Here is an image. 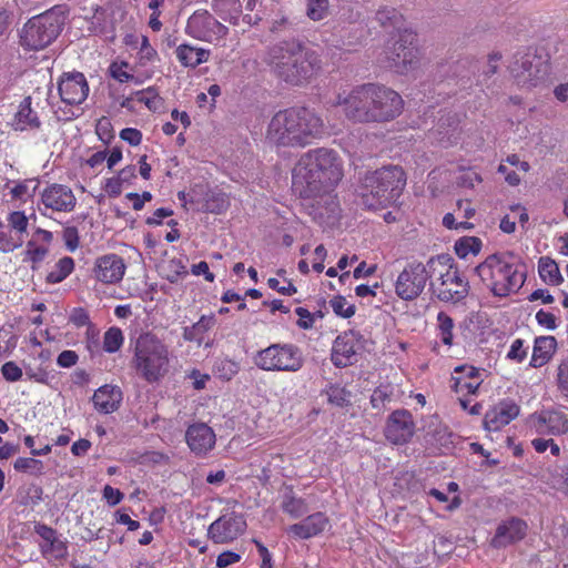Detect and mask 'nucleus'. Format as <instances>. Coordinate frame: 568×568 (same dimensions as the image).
Instances as JSON below:
<instances>
[{"mask_svg":"<svg viewBox=\"0 0 568 568\" xmlns=\"http://www.w3.org/2000/svg\"><path fill=\"white\" fill-rule=\"evenodd\" d=\"M456 392L466 390L468 394H475L479 388L483 379H466L464 377H453Z\"/></svg>","mask_w":568,"mask_h":568,"instance_id":"50","label":"nucleus"},{"mask_svg":"<svg viewBox=\"0 0 568 568\" xmlns=\"http://www.w3.org/2000/svg\"><path fill=\"white\" fill-rule=\"evenodd\" d=\"M394 387L390 384L378 386L371 396V404L378 413L386 409L387 405L393 402Z\"/></svg>","mask_w":568,"mask_h":568,"instance_id":"37","label":"nucleus"},{"mask_svg":"<svg viewBox=\"0 0 568 568\" xmlns=\"http://www.w3.org/2000/svg\"><path fill=\"white\" fill-rule=\"evenodd\" d=\"M9 231H6V236L12 245L10 252L21 247L24 243V237L28 235L29 217L23 211L10 212L7 216Z\"/></svg>","mask_w":568,"mask_h":568,"instance_id":"30","label":"nucleus"},{"mask_svg":"<svg viewBox=\"0 0 568 568\" xmlns=\"http://www.w3.org/2000/svg\"><path fill=\"white\" fill-rule=\"evenodd\" d=\"M1 373L8 382H17L22 377V369L14 362L4 363Z\"/></svg>","mask_w":568,"mask_h":568,"instance_id":"52","label":"nucleus"},{"mask_svg":"<svg viewBox=\"0 0 568 568\" xmlns=\"http://www.w3.org/2000/svg\"><path fill=\"white\" fill-rule=\"evenodd\" d=\"M433 276L427 263L412 262L398 274L395 293L404 301L416 300L424 291L427 281Z\"/></svg>","mask_w":568,"mask_h":568,"instance_id":"11","label":"nucleus"},{"mask_svg":"<svg viewBox=\"0 0 568 568\" xmlns=\"http://www.w3.org/2000/svg\"><path fill=\"white\" fill-rule=\"evenodd\" d=\"M64 20L65 17L61 7H54L31 18L21 31V45L30 50L44 49L59 36Z\"/></svg>","mask_w":568,"mask_h":568,"instance_id":"8","label":"nucleus"},{"mask_svg":"<svg viewBox=\"0 0 568 568\" xmlns=\"http://www.w3.org/2000/svg\"><path fill=\"white\" fill-rule=\"evenodd\" d=\"M14 469L18 471H29L31 474H40L43 469V464L41 460L30 458V457H20L14 462Z\"/></svg>","mask_w":568,"mask_h":568,"instance_id":"47","label":"nucleus"},{"mask_svg":"<svg viewBox=\"0 0 568 568\" xmlns=\"http://www.w3.org/2000/svg\"><path fill=\"white\" fill-rule=\"evenodd\" d=\"M131 365L148 383L159 382L168 374L170 367L168 345L152 333L141 334L134 344Z\"/></svg>","mask_w":568,"mask_h":568,"instance_id":"6","label":"nucleus"},{"mask_svg":"<svg viewBox=\"0 0 568 568\" xmlns=\"http://www.w3.org/2000/svg\"><path fill=\"white\" fill-rule=\"evenodd\" d=\"M415 423L410 412L396 409L387 418L385 436L395 445L408 443L415 434Z\"/></svg>","mask_w":568,"mask_h":568,"instance_id":"17","label":"nucleus"},{"mask_svg":"<svg viewBox=\"0 0 568 568\" xmlns=\"http://www.w3.org/2000/svg\"><path fill=\"white\" fill-rule=\"evenodd\" d=\"M123 341L122 331L118 327H111L104 333L103 349L108 353H114L120 349Z\"/></svg>","mask_w":568,"mask_h":568,"instance_id":"43","label":"nucleus"},{"mask_svg":"<svg viewBox=\"0 0 568 568\" xmlns=\"http://www.w3.org/2000/svg\"><path fill=\"white\" fill-rule=\"evenodd\" d=\"M372 112L369 123L389 121L400 114L402 97L392 89L369 83Z\"/></svg>","mask_w":568,"mask_h":568,"instance_id":"13","label":"nucleus"},{"mask_svg":"<svg viewBox=\"0 0 568 568\" xmlns=\"http://www.w3.org/2000/svg\"><path fill=\"white\" fill-rule=\"evenodd\" d=\"M158 59L156 50L150 44L148 37L142 36L139 50L140 64L146 65Z\"/></svg>","mask_w":568,"mask_h":568,"instance_id":"48","label":"nucleus"},{"mask_svg":"<svg viewBox=\"0 0 568 568\" xmlns=\"http://www.w3.org/2000/svg\"><path fill=\"white\" fill-rule=\"evenodd\" d=\"M212 9L223 20L236 24L242 12L240 0H212Z\"/></svg>","mask_w":568,"mask_h":568,"instance_id":"34","label":"nucleus"},{"mask_svg":"<svg viewBox=\"0 0 568 568\" xmlns=\"http://www.w3.org/2000/svg\"><path fill=\"white\" fill-rule=\"evenodd\" d=\"M219 369L221 372V377L231 379L237 374L239 365L233 361H223L221 362V367Z\"/></svg>","mask_w":568,"mask_h":568,"instance_id":"64","label":"nucleus"},{"mask_svg":"<svg viewBox=\"0 0 568 568\" xmlns=\"http://www.w3.org/2000/svg\"><path fill=\"white\" fill-rule=\"evenodd\" d=\"M437 322H438V331H439V338L440 341L447 345H453V328H454V321L453 318L447 315L444 312H439L437 315Z\"/></svg>","mask_w":568,"mask_h":568,"instance_id":"41","label":"nucleus"},{"mask_svg":"<svg viewBox=\"0 0 568 568\" xmlns=\"http://www.w3.org/2000/svg\"><path fill=\"white\" fill-rule=\"evenodd\" d=\"M241 560V555L234 551H223L217 556L216 567L217 568H227L229 566L236 564Z\"/></svg>","mask_w":568,"mask_h":568,"instance_id":"54","label":"nucleus"},{"mask_svg":"<svg viewBox=\"0 0 568 568\" xmlns=\"http://www.w3.org/2000/svg\"><path fill=\"white\" fill-rule=\"evenodd\" d=\"M246 529V520L242 514L229 511L222 514L207 529V537L214 544H230L237 539Z\"/></svg>","mask_w":568,"mask_h":568,"instance_id":"16","label":"nucleus"},{"mask_svg":"<svg viewBox=\"0 0 568 568\" xmlns=\"http://www.w3.org/2000/svg\"><path fill=\"white\" fill-rule=\"evenodd\" d=\"M75 205L77 197L70 186L52 183L40 193L38 210L42 215H47V210L70 213Z\"/></svg>","mask_w":568,"mask_h":568,"instance_id":"15","label":"nucleus"},{"mask_svg":"<svg viewBox=\"0 0 568 568\" xmlns=\"http://www.w3.org/2000/svg\"><path fill=\"white\" fill-rule=\"evenodd\" d=\"M415 41V32L409 29H398L397 40L386 51L387 67L400 74L415 70L418 65Z\"/></svg>","mask_w":568,"mask_h":568,"instance_id":"10","label":"nucleus"},{"mask_svg":"<svg viewBox=\"0 0 568 568\" xmlns=\"http://www.w3.org/2000/svg\"><path fill=\"white\" fill-rule=\"evenodd\" d=\"M124 67H128V63L122 62L119 64L114 62L110 65L111 75L120 82H128L129 80L133 79L132 74L123 70Z\"/></svg>","mask_w":568,"mask_h":568,"instance_id":"60","label":"nucleus"},{"mask_svg":"<svg viewBox=\"0 0 568 568\" xmlns=\"http://www.w3.org/2000/svg\"><path fill=\"white\" fill-rule=\"evenodd\" d=\"M480 247L481 242L477 237H463L455 244V251L459 257H466L469 253L477 254Z\"/></svg>","mask_w":568,"mask_h":568,"instance_id":"44","label":"nucleus"},{"mask_svg":"<svg viewBox=\"0 0 568 568\" xmlns=\"http://www.w3.org/2000/svg\"><path fill=\"white\" fill-rule=\"evenodd\" d=\"M185 33L199 41L219 43L227 36L229 29L207 10H196L186 21Z\"/></svg>","mask_w":568,"mask_h":568,"instance_id":"12","label":"nucleus"},{"mask_svg":"<svg viewBox=\"0 0 568 568\" xmlns=\"http://www.w3.org/2000/svg\"><path fill=\"white\" fill-rule=\"evenodd\" d=\"M329 305L333 312L343 318H349L355 314L356 307L354 304H349L346 298L342 295H337L329 301Z\"/></svg>","mask_w":568,"mask_h":568,"instance_id":"45","label":"nucleus"},{"mask_svg":"<svg viewBox=\"0 0 568 568\" xmlns=\"http://www.w3.org/2000/svg\"><path fill=\"white\" fill-rule=\"evenodd\" d=\"M548 72L546 62L537 55H526L521 59L518 69H515V77L518 84L532 87Z\"/></svg>","mask_w":568,"mask_h":568,"instance_id":"22","label":"nucleus"},{"mask_svg":"<svg viewBox=\"0 0 568 568\" xmlns=\"http://www.w3.org/2000/svg\"><path fill=\"white\" fill-rule=\"evenodd\" d=\"M175 55L183 67L195 69L209 61L211 51L189 43H182L176 47Z\"/></svg>","mask_w":568,"mask_h":568,"instance_id":"31","label":"nucleus"},{"mask_svg":"<svg viewBox=\"0 0 568 568\" xmlns=\"http://www.w3.org/2000/svg\"><path fill=\"white\" fill-rule=\"evenodd\" d=\"M264 61L278 79L292 85L307 83L322 69L321 54L296 39L270 47Z\"/></svg>","mask_w":568,"mask_h":568,"instance_id":"2","label":"nucleus"},{"mask_svg":"<svg viewBox=\"0 0 568 568\" xmlns=\"http://www.w3.org/2000/svg\"><path fill=\"white\" fill-rule=\"evenodd\" d=\"M327 395L328 402L336 406L343 407L349 404L351 393L344 387L332 386L329 387Z\"/></svg>","mask_w":568,"mask_h":568,"instance_id":"49","label":"nucleus"},{"mask_svg":"<svg viewBox=\"0 0 568 568\" xmlns=\"http://www.w3.org/2000/svg\"><path fill=\"white\" fill-rule=\"evenodd\" d=\"M185 439L190 449L199 456L210 452L216 440L213 429L204 423H196L189 426L185 433Z\"/></svg>","mask_w":568,"mask_h":568,"instance_id":"23","label":"nucleus"},{"mask_svg":"<svg viewBox=\"0 0 568 568\" xmlns=\"http://www.w3.org/2000/svg\"><path fill=\"white\" fill-rule=\"evenodd\" d=\"M162 272L170 283H176L182 276L187 274L182 260L172 258L162 266Z\"/></svg>","mask_w":568,"mask_h":568,"instance_id":"40","label":"nucleus"},{"mask_svg":"<svg viewBox=\"0 0 568 568\" xmlns=\"http://www.w3.org/2000/svg\"><path fill=\"white\" fill-rule=\"evenodd\" d=\"M34 531L41 538L39 548L45 559H63L68 555L67 542L58 537V532L52 527L42 523L34 524Z\"/></svg>","mask_w":568,"mask_h":568,"instance_id":"20","label":"nucleus"},{"mask_svg":"<svg viewBox=\"0 0 568 568\" xmlns=\"http://www.w3.org/2000/svg\"><path fill=\"white\" fill-rule=\"evenodd\" d=\"M214 324L215 318L213 315H203L192 326H186L183 328V338L189 342H197L199 344H201L204 334L209 329H211L214 326Z\"/></svg>","mask_w":568,"mask_h":568,"instance_id":"35","label":"nucleus"},{"mask_svg":"<svg viewBox=\"0 0 568 568\" xmlns=\"http://www.w3.org/2000/svg\"><path fill=\"white\" fill-rule=\"evenodd\" d=\"M343 178L342 161L334 150L317 148L301 155L292 171L295 193L335 206L332 192Z\"/></svg>","mask_w":568,"mask_h":568,"instance_id":"1","label":"nucleus"},{"mask_svg":"<svg viewBox=\"0 0 568 568\" xmlns=\"http://www.w3.org/2000/svg\"><path fill=\"white\" fill-rule=\"evenodd\" d=\"M406 185V176L399 166H386L368 172L361 186V204L368 210H379L394 203Z\"/></svg>","mask_w":568,"mask_h":568,"instance_id":"5","label":"nucleus"},{"mask_svg":"<svg viewBox=\"0 0 568 568\" xmlns=\"http://www.w3.org/2000/svg\"><path fill=\"white\" fill-rule=\"evenodd\" d=\"M282 509L292 518H300L308 511L305 500L293 495L284 496Z\"/></svg>","mask_w":568,"mask_h":568,"instance_id":"39","label":"nucleus"},{"mask_svg":"<svg viewBox=\"0 0 568 568\" xmlns=\"http://www.w3.org/2000/svg\"><path fill=\"white\" fill-rule=\"evenodd\" d=\"M295 313L298 315L297 325L301 328L308 329L314 325L315 314H312L304 307H297Z\"/></svg>","mask_w":568,"mask_h":568,"instance_id":"56","label":"nucleus"},{"mask_svg":"<svg viewBox=\"0 0 568 568\" xmlns=\"http://www.w3.org/2000/svg\"><path fill=\"white\" fill-rule=\"evenodd\" d=\"M323 119L307 108H290L278 111L271 119L266 140L283 148H305L323 136Z\"/></svg>","mask_w":568,"mask_h":568,"instance_id":"3","label":"nucleus"},{"mask_svg":"<svg viewBox=\"0 0 568 568\" xmlns=\"http://www.w3.org/2000/svg\"><path fill=\"white\" fill-rule=\"evenodd\" d=\"M536 320L539 325L545 326L548 329H555L557 327L555 315L544 310L537 312Z\"/></svg>","mask_w":568,"mask_h":568,"instance_id":"63","label":"nucleus"},{"mask_svg":"<svg viewBox=\"0 0 568 568\" xmlns=\"http://www.w3.org/2000/svg\"><path fill=\"white\" fill-rule=\"evenodd\" d=\"M125 264L123 258L116 254H108L99 257L95 262V277L103 283L114 284L123 278Z\"/></svg>","mask_w":568,"mask_h":568,"instance_id":"24","label":"nucleus"},{"mask_svg":"<svg viewBox=\"0 0 568 568\" xmlns=\"http://www.w3.org/2000/svg\"><path fill=\"white\" fill-rule=\"evenodd\" d=\"M10 125L14 131H33L40 129L41 121L37 111L32 108L31 97H26L20 102Z\"/></svg>","mask_w":568,"mask_h":568,"instance_id":"29","label":"nucleus"},{"mask_svg":"<svg viewBox=\"0 0 568 568\" xmlns=\"http://www.w3.org/2000/svg\"><path fill=\"white\" fill-rule=\"evenodd\" d=\"M527 525L524 520L511 518L500 524L491 540V545L496 548L506 547L513 542L521 540L526 536Z\"/></svg>","mask_w":568,"mask_h":568,"instance_id":"27","label":"nucleus"},{"mask_svg":"<svg viewBox=\"0 0 568 568\" xmlns=\"http://www.w3.org/2000/svg\"><path fill=\"white\" fill-rule=\"evenodd\" d=\"M486 287L498 297L518 292L526 281V274L519 271V262L510 252L487 256L475 268Z\"/></svg>","mask_w":568,"mask_h":568,"instance_id":"4","label":"nucleus"},{"mask_svg":"<svg viewBox=\"0 0 568 568\" xmlns=\"http://www.w3.org/2000/svg\"><path fill=\"white\" fill-rule=\"evenodd\" d=\"M78 354L74 351H63L57 358V364L60 367H72L78 362Z\"/></svg>","mask_w":568,"mask_h":568,"instance_id":"62","label":"nucleus"},{"mask_svg":"<svg viewBox=\"0 0 568 568\" xmlns=\"http://www.w3.org/2000/svg\"><path fill=\"white\" fill-rule=\"evenodd\" d=\"M48 254V248L42 246L40 248H34L32 251L24 252V261H30L32 263V268L36 270L37 265L41 263Z\"/></svg>","mask_w":568,"mask_h":568,"instance_id":"57","label":"nucleus"},{"mask_svg":"<svg viewBox=\"0 0 568 568\" xmlns=\"http://www.w3.org/2000/svg\"><path fill=\"white\" fill-rule=\"evenodd\" d=\"M371 97L368 83L354 88L346 97L338 95L334 104L343 106L347 120L354 123H369Z\"/></svg>","mask_w":568,"mask_h":568,"instance_id":"14","label":"nucleus"},{"mask_svg":"<svg viewBox=\"0 0 568 568\" xmlns=\"http://www.w3.org/2000/svg\"><path fill=\"white\" fill-rule=\"evenodd\" d=\"M532 425L541 436H559L568 432V417L561 410L545 409L532 418Z\"/></svg>","mask_w":568,"mask_h":568,"instance_id":"21","label":"nucleus"},{"mask_svg":"<svg viewBox=\"0 0 568 568\" xmlns=\"http://www.w3.org/2000/svg\"><path fill=\"white\" fill-rule=\"evenodd\" d=\"M425 438L432 444L448 446L452 444V433L437 415H432L425 420Z\"/></svg>","mask_w":568,"mask_h":568,"instance_id":"32","label":"nucleus"},{"mask_svg":"<svg viewBox=\"0 0 568 568\" xmlns=\"http://www.w3.org/2000/svg\"><path fill=\"white\" fill-rule=\"evenodd\" d=\"M253 364L264 372L297 373L304 366L302 349L292 343H274L257 351Z\"/></svg>","mask_w":568,"mask_h":568,"instance_id":"9","label":"nucleus"},{"mask_svg":"<svg viewBox=\"0 0 568 568\" xmlns=\"http://www.w3.org/2000/svg\"><path fill=\"white\" fill-rule=\"evenodd\" d=\"M557 383L560 393L568 397V356L558 366Z\"/></svg>","mask_w":568,"mask_h":568,"instance_id":"51","label":"nucleus"},{"mask_svg":"<svg viewBox=\"0 0 568 568\" xmlns=\"http://www.w3.org/2000/svg\"><path fill=\"white\" fill-rule=\"evenodd\" d=\"M227 200L223 194L212 195L206 200V210L212 213H221L227 207Z\"/></svg>","mask_w":568,"mask_h":568,"instance_id":"53","label":"nucleus"},{"mask_svg":"<svg viewBox=\"0 0 568 568\" xmlns=\"http://www.w3.org/2000/svg\"><path fill=\"white\" fill-rule=\"evenodd\" d=\"M120 138L130 145L136 146L142 141V133L133 128H125L120 132Z\"/></svg>","mask_w":568,"mask_h":568,"instance_id":"58","label":"nucleus"},{"mask_svg":"<svg viewBox=\"0 0 568 568\" xmlns=\"http://www.w3.org/2000/svg\"><path fill=\"white\" fill-rule=\"evenodd\" d=\"M427 265L433 275L435 273L439 275L437 280L430 282V290L439 301L456 304L466 298L469 292L468 281L452 264L449 255L430 257Z\"/></svg>","mask_w":568,"mask_h":568,"instance_id":"7","label":"nucleus"},{"mask_svg":"<svg viewBox=\"0 0 568 568\" xmlns=\"http://www.w3.org/2000/svg\"><path fill=\"white\" fill-rule=\"evenodd\" d=\"M63 240L68 250L73 252L79 245L78 230L74 226H69L63 230Z\"/></svg>","mask_w":568,"mask_h":568,"instance_id":"55","label":"nucleus"},{"mask_svg":"<svg viewBox=\"0 0 568 568\" xmlns=\"http://www.w3.org/2000/svg\"><path fill=\"white\" fill-rule=\"evenodd\" d=\"M519 414V406L514 402H503L485 414L484 426L489 432L499 430Z\"/></svg>","mask_w":568,"mask_h":568,"instance_id":"26","label":"nucleus"},{"mask_svg":"<svg viewBox=\"0 0 568 568\" xmlns=\"http://www.w3.org/2000/svg\"><path fill=\"white\" fill-rule=\"evenodd\" d=\"M361 348V336L354 331L345 332L336 337L332 348V362L337 367H346L356 362Z\"/></svg>","mask_w":568,"mask_h":568,"instance_id":"19","label":"nucleus"},{"mask_svg":"<svg viewBox=\"0 0 568 568\" xmlns=\"http://www.w3.org/2000/svg\"><path fill=\"white\" fill-rule=\"evenodd\" d=\"M123 398L122 390L115 385L99 387L92 397L94 408L102 414H110L119 409Z\"/></svg>","mask_w":568,"mask_h":568,"instance_id":"28","label":"nucleus"},{"mask_svg":"<svg viewBox=\"0 0 568 568\" xmlns=\"http://www.w3.org/2000/svg\"><path fill=\"white\" fill-rule=\"evenodd\" d=\"M328 526V518L323 513H315L304 520L291 525L286 532L298 539H310L323 532Z\"/></svg>","mask_w":568,"mask_h":568,"instance_id":"25","label":"nucleus"},{"mask_svg":"<svg viewBox=\"0 0 568 568\" xmlns=\"http://www.w3.org/2000/svg\"><path fill=\"white\" fill-rule=\"evenodd\" d=\"M329 13V0H307L306 14L313 21H321Z\"/></svg>","mask_w":568,"mask_h":568,"instance_id":"42","label":"nucleus"},{"mask_svg":"<svg viewBox=\"0 0 568 568\" xmlns=\"http://www.w3.org/2000/svg\"><path fill=\"white\" fill-rule=\"evenodd\" d=\"M73 268V258L64 256L55 263L54 270L49 272L47 275V282L51 284L60 283L71 274Z\"/></svg>","mask_w":568,"mask_h":568,"instance_id":"38","label":"nucleus"},{"mask_svg":"<svg viewBox=\"0 0 568 568\" xmlns=\"http://www.w3.org/2000/svg\"><path fill=\"white\" fill-rule=\"evenodd\" d=\"M69 320L77 327H82L90 324L89 314L82 307L72 310Z\"/></svg>","mask_w":568,"mask_h":568,"instance_id":"59","label":"nucleus"},{"mask_svg":"<svg viewBox=\"0 0 568 568\" xmlns=\"http://www.w3.org/2000/svg\"><path fill=\"white\" fill-rule=\"evenodd\" d=\"M61 101L67 105H79L89 94V84L81 72L63 73L58 82Z\"/></svg>","mask_w":568,"mask_h":568,"instance_id":"18","label":"nucleus"},{"mask_svg":"<svg viewBox=\"0 0 568 568\" xmlns=\"http://www.w3.org/2000/svg\"><path fill=\"white\" fill-rule=\"evenodd\" d=\"M538 272L541 280L549 285H559L564 282L558 264L550 257H540Z\"/></svg>","mask_w":568,"mask_h":568,"instance_id":"36","label":"nucleus"},{"mask_svg":"<svg viewBox=\"0 0 568 568\" xmlns=\"http://www.w3.org/2000/svg\"><path fill=\"white\" fill-rule=\"evenodd\" d=\"M556 345V339L552 336H542L536 338L530 365L532 367H541L545 365L550 359Z\"/></svg>","mask_w":568,"mask_h":568,"instance_id":"33","label":"nucleus"},{"mask_svg":"<svg viewBox=\"0 0 568 568\" xmlns=\"http://www.w3.org/2000/svg\"><path fill=\"white\" fill-rule=\"evenodd\" d=\"M135 99L144 103L150 110H158L161 104L162 100L159 97L158 92L153 88H148L146 90L138 91L135 93Z\"/></svg>","mask_w":568,"mask_h":568,"instance_id":"46","label":"nucleus"},{"mask_svg":"<svg viewBox=\"0 0 568 568\" xmlns=\"http://www.w3.org/2000/svg\"><path fill=\"white\" fill-rule=\"evenodd\" d=\"M123 494L109 485L104 486L103 488V498L106 500V503L110 506L118 505L123 499Z\"/></svg>","mask_w":568,"mask_h":568,"instance_id":"61","label":"nucleus"}]
</instances>
